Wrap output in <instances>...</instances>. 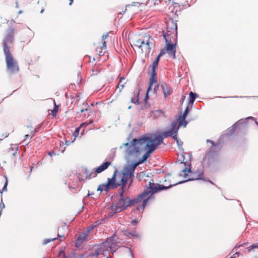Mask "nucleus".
I'll list each match as a JSON object with an SVG mask.
<instances>
[{"label": "nucleus", "mask_w": 258, "mask_h": 258, "mask_svg": "<svg viewBox=\"0 0 258 258\" xmlns=\"http://www.w3.org/2000/svg\"><path fill=\"white\" fill-rule=\"evenodd\" d=\"M84 173L86 175V178L91 179L93 177H95L98 173L96 172V170L90 172L88 169H85Z\"/></svg>", "instance_id": "f3484780"}, {"label": "nucleus", "mask_w": 258, "mask_h": 258, "mask_svg": "<svg viewBox=\"0 0 258 258\" xmlns=\"http://www.w3.org/2000/svg\"><path fill=\"white\" fill-rule=\"evenodd\" d=\"M207 142H210V143H211V144H212V147H214V146H215V143H214L213 141H211V140H209V139H208V140H207Z\"/></svg>", "instance_id": "49530a36"}, {"label": "nucleus", "mask_w": 258, "mask_h": 258, "mask_svg": "<svg viewBox=\"0 0 258 258\" xmlns=\"http://www.w3.org/2000/svg\"><path fill=\"white\" fill-rule=\"evenodd\" d=\"M191 177L186 179L185 181H180L178 182L179 184L188 181H191V180H198V179H202L204 180L205 181H208L209 182H210L211 184H214V183L211 181L210 180H206L204 178H203L204 175L203 171L201 170L197 171L194 172V173H192L191 175Z\"/></svg>", "instance_id": "1a4fd4ad"}, {"label": "nucleus", "mask_w": 258, "mask_h": 258, "mask_svg": "<svg viewBox=\"0 0 258 258\" xmlns=\"http://www.w3.org/2000/svg\"><path fill=\"white\" fill-rule=\"evenodd\" d=\"M172 24L174 26V29H175V36L176 37L177 36V24H176V23H174L173 22H172Z\"/></svg>", "instance_id": "58836bf2"}, {"label": "nucleus", "mask_w": 258, "mask_h": 258, "mask_svg": "<svg viewBox=\"0 0 258 258\" xmlns=\"http://www.w3.org/2000/svg\"><path fill=\"white\" fill-rule=\"evenodd\" d=\"M183 126L185 127L187 124V122L185 120V119L184 120V121H183Z\"/></svg>", "instance_id": "864d4df0"}, {"label": "nucleus", "mask_w": 258, "mask_h": 258, "mask_svg": "<svg viewBox=\"0 0 258 258\" xmlns=\"http://www.w3.org/2000/svg\"><path fill=\"white\" fill-rule=\"evenodd\" d=\"M95 225H91L90 226V227H89L88 228H87V230L86 232H85L86 233H87L88 234H89V233L93 229V228L95 227Z\"/></svg>", "instance_id": "4c0bfd02"}, {"label": "nucleus", "mask_w": 258, "mask_h": 258, "mask_svg": "<svg viewBox=\"0 0 258 258\" xmlns=\"http://www.w3.org/2000/svg\"><path fill=\"white\" fill-rule=\"evenodd\" d=\"M158 63L153 61L152 65V69L156 70L158 68Z\"/></svg>", "instance_id": "f704fd0d"}, {"label": "nucleus", "mask_w": 258, "mask_h": 258, "mask_svg": "<svg viewBox=\"0 0 258 258\" xmlns=\"http://www.w3.org/2000/svg\"><path fill=\"white\" fill-rule=\"evenodd\" d=\"M108 37V33H106L105 34H104L103 36H102V39L103 40H105V39H106L107 37Z\"/></svg>", "instance_id": "de8ad7c7"}, {"label": "nucleus", "mask_w": 258, "mask_h": 258, "mask_svg": "<svg viewBox=\"0 0 258 258\" xmlns=\"http://www.w3.org/2000/svg\"><path fill=\"white\" fill-rule=\"evenodd\" d=\"M188 112H189V109H188V106H187L186 108V109H185L184 113H183V114L180 116V117H182V120H185V118H186V117L187 116V115L188 113Z\"/></svg>", "instance_id": "cd10ccee"}, {"label": "nucleus", "mask_w": 258, "mask_h": 258, "mask_svg": "<svg viewBox=\"0 0 258 258\" xmlns=\"http://www.w3.org/2000/svg\"><path fill=\"white\" fill-rule=\"evenodd\" d=\"M169 36L170 35L169 34H166L164 33V32H163V36L166 43V46L165 49L167 51L170 56L175 58L176 42L174 43H172L171 39L169 38Z\"/></svg>", "instance_id": "6e6552de"}, {"label": "nucleus", "mask_w": 258, "mask_h": 258, "mask_svg": "<svg viewBox=\"0 0 258 258\" xmlns=\"http://www.w3.org/2000/svg\"><path fill=\"white\" fill-rule=\"evenodd\" d=\"M197 97V95L196 93H194L192 91H190L189 94L188 104H193Z\"/></svg>", "instance_id": "aec40b11"}, {"label": "nucleus", "mask_w": 258, "mask_h": 258, "mask_svg": "<svg viewBox=\"0 0 258 258\" xmlns=\"http://www.w3.org/2000/svg\"><path fill=\"white\" fill-rule=\"evenodd\" d=\"M171 137L176 141H177L178 140L177 137V133H174Z\"/></svg>", "instance_id": "a19ab883"}, {"label": "nucleus", "mask_w": 258, "mask_h": 258, "mask_svg": "<svg viewBox=\"0 0 258 258\" xmlns=\"http://www.w3.org/2000/svg\"><path fill=\"white\" fill-rule=\"evenodd\" d=\"M133 96L131 98V102L134 104H139V93H133Z\"/></svg>", "instance_id": "4be33fe9"}, {"label": "nucleus", "mask_w": 258, "mask_h": 258, "mask_svg": "<svg viewBox=\"0 0 258 258\" xmlns=\"http://www.w3.org/2000/svg\"><path fill=\"white\" fill-rule=\"evenodd\" d=\"M6 179V182L4 185V187L3 188L2 191L0 192L1 195H2V193L4 191H7V185H8V178L7 177H5Z\"/></svg>", "instance_id": "c756f323"}, {"label": "nucleus", "mask_w": 258, "mask_h": 258, "mask_svg": "<svg viewBox=\"0 0 258 258\" xmlns=\"http://www.w3.org/2000/svg\"><path fill=\"white\" fill-rule=\"evenodd\" d=\"M106 48V41H104L102 43V45L101 46V49H104Z\"/></svg>", "instance_id": "c03bdc74"}, {"label": "nucleus", "mask_w": 258, "mask_h": 258, "mask_svg": "<svg viewBox=\"0 0 258 258\" xmlns=\"http://www.w3.org/2000/svg\"><path fill=\"white\" fill-rule=\"evenodd\" d=\"M177 123L173 121L171 123L170 128L168 131L163 132L161 135L156 136L153 140L159 146L163 142V139L172 136L174 133H177L178 128H176Z\"/></svg>", "instance_id": "423d86ee"}, {"label": "nucleus", "mask_w": 258, "mask_h": 258, "mask_svg": "<svg viewBox=\"0 0 258 258\" xmlns=\"http://www.w3.org/2000/svg\"><path fill=\"white\" fill-rule=\"evenodd\" d=\"M15 30L13 27H10L6 32V35L3 39L4 52L10 51L8 44H11L14 40V34Z\"/></svg>", "instance_id": "0eeeda50"}, {"label": "nucleus", "mask_w": 258, "mask_h": 258, "mask_svg": "<svg viewBox=\"0 0 258 258\" xmlns=\"http://www.w3.org/2000/svg\"><path fill=\"white\" fill-rule=\"evenodd\" d=\"M44 9H42V10H41L40 13H41V14H42V13H43V12H44Z\"/></svg>", "instance_id": "bf43d9fd"}, {"label": "nucleus", "mask_w": 258, "mask_h": 258, "mask_svg": "<svg viewBox=\"0 0 258 258\" xmlns=\"http://www.w3.org/2000/svg\"><path fill=\"white\" fill-rule=\"evenodd\" d=\"M139 165L137 162H135L125 167L124 168V172L122 173L123 175L126 176V177L129 176L130 178H132L133 176H134V174L136 168Z\"/></svg>", "instance_id": "9d476101"}, {"label": "nucleus", "mask_w": 258, "mask_h": 258, "mask_svg": "<svg viewBox=\"0 0 258 258\" xmlns=\"http://www.w3.org/2000/svg\"><path fill=\"white\" fill-rule=\"evenodd\" d=\"M176 143L179 148L181 147L183 145V142L179 139L176 141Z\"/></svg>", "instance_id": "ea45409f"}, {"label": "nucleus", "mask_w": 258, "mask_h": 258, "mask_svg": "<svg viewBox=\"0 0 258 258\" xmlns=\"http://www.w3.org/2000/svg\"><path fill=\"white\" fill-rule=\"evenodd\" d=\"M242 123V121L241 120H238L237 122L234 123L232 126L227 129L226 133V135L230 136L232 135L235 131L238 126H239L240 124Z\"/></svg>", "instance_id": "ddd939ff"}, {"label": "nucleus", "mask_w": 258, "mask_h": 258, "mask_svg": "<svg viewBox=\"0 0 258 258\" xmlns=\"http://www.w3.org/2000/svg\"><path fill=\"white\" fill-rule=\"evenodd\" d=\"M118 243H120L119 238L115 235L106 239L96 250L94 255L98 256L101 254L105 255V252L110 251L114 252L117 249Z\"/></svg>", "instance_id": "7ed1b4c3"}, {"label": "nucleus", "mask_w": 258, "mask_h": 258, "mask_svg": "<svg viewBox=\"0 0 258 258\" xmlns=\"http://www.w3.org/2000/svg\"><path fill=\"white\" fill-rule=\"evenodd\" d=\"M191 171V169L190 168H189V169H187L186 168H185V169H183L180 173V175H183L184 177L185 178H186V176L188 175V174H187L186 172H188V173H190Z\"/></svg>", "instance_id": "b1692460"}, {"label": "nucleus", "mask_w": 258, "mask_h": 258, "mask_svg": "<svg viewBox=\"0 0 258 258\" xmlns=\"http://www.w3.org/2000/svg\"><path fill=\"white\" fill-rule=\"evenodd\" d=\"M19 14L22 13V11H20L19 12Z\"/></svg>", "instance_id": "774afa93"}, {"label": "nucleus", "mask_w": 258, "mask_h": 258, "mask_svg": "<svg viewBox=\"0 0 258 258\" xmlns=\"http://www.w3.org/2000/svg\"><path fill=\"white\" fill-rule=\"evenodd\" d=\"M88 234L86 232L82 233L77 238V243L81 244L87 238Z\"/></svg>", "instance_id": "dca6fc26"}, {"label": "nucleus", "mask_w": 258, "mask_h": 258, "mask_svg": "<svg viewBox=\"0 0 258 258\" xmlns=\"http://www.w3.org/2000/svg\"><path fill=\"white\" fill-rule=\"evenodd\" d=\"M115 173H116V172H114L111 178H108L107 179V184L108 185L110 189H113V188H116L119 186V184H117V183H116V181H115V180H116Z\"/></svg>", "instance_id": "f8f14e48"}, {"label": "nucleus", "mask_w": 258, "mask_h": 258, "mask_svg": "<svg viewBox=\"0 0 258 258\" xmlns=\"http://www.w3.org/2000/svg\"><path fill=\"white\" fill-rule=\"evenodd\" d=\"M157 82V78L150 77L149 85V87H148V90H147V94H146V99L148 98V93H149V92L150 91L152 90V87L153 85L154 84H156Z\"/></svg>", "instance_id": "2eb2a0df"}, {"label": "nucleus", "mask_w": 258, "mask_h": 258, "mask_svg": "<svg viewBox=\"0 0 258 258\" xmlns=\"http://www.w3.org/2000/svg\"><path fill=\"white\" fill-rule=\"evenodd\" d=\"M74 140H75L74 139V140H73V141H72V142H71L70 141H66V144H66V145L68 146V145H69L71 144V143H73V142H74Z\"/></svg>", "instance_id": "3c124183"}, {"label": "nucleus", "mask_w": 258, "mask_h": 258, "mask_svg": "<svg viewBox=\"0 0 258 258\" xmlns=\"http://www.w3.org/2000/svg\"><path fill=\"white\" fill-rule=\"evenodd\" d=\"M140 175H144V173L143 172H140Z\"/></svg>", "instance_id": "052dcab7"}, {"label": "nucleus", "mask_w": 258, "mask_h": 258, "mask_svg": "<svg viewBox=\"0 0 258 258\" xmlns=\"http://www.w3.org/2000/svg\"><path fill=\"white\" fill-rule=\"evenodd\" d=\"M29 137V135H25V138H28Z\"/></svg>", "instance_id": "13d9d810"}, {"label": "nucleus", "mask_w": 258, "mask_h": 258, "mask_svg": "<svg viewBox=\"0 0 258 258\" xmlns=\"http://www.w3.org/2000/svg\"><path fill=\"white\" fill-rule=\"evenodd\" d=\"M135 45L141 48L142 52L149 53L154 45V40L149 35H145L143 38L137 40Z\"/></svg>", "instance_id": "20e7f679"}, {"label": "nucleus", "mask_w": 258, "mask_h": 258, "mask_svg": "<svg viewBox=\"0 0 258 258\" xmlns=\"http://www.w3.org/2000/svg\"><path fill=\"white\" fill-rule=\"evenodd\" d=\"M228 97H225V98H227ZM234 98H238V96H234L233 97Z\"/></svg>", "instance_id": "e2e57ef3"}, {"label": "nucleus", "mask_w": 258, "mask_h": 258, "mask_svg": "<svg viewBox=\"0 0 258 258\" xmlns=\"http://www.w3.org/2000/svg\"><path fill=\"white\" fill-rule=\"evenodd\" d=\"M38 128H36V129L34 131V132H33V133H32V136L34 135V134H35V133H36V132H38Z\"/></svg>", "instance_id": "5fc2aeb1"}, {"label": "nucleus", "mask_w": 258, "mask_h": 258, "mask_svg": "<svg viewBox=\"0 0 258 258\" xmlns=\"http://www.w3.org/2000/svg\"><path fill=\"white\" fill-rule=\"evenodd\" d=\"M160 57H159V56H157L156 58L155 59L154 61L158 62L159 63V62L160 61Z\"/></svg>", "instance_id": "8fccbe9b"}, {"label": "nucleus", "mask_w": 258, "mask_h": 258, "mask_svg": "<svg viewBox=\"0 0 258 258\" xmlns=\"http://www.w3.org/2000/svg\"><path fill=\"white\" fill-rule=\"evenodd\" d=\"M122 80H124L123 78L120 79L119 83L118 84L117 86V88L119 89L120 92L121 91V89L123 88V85L121 84Z\"/></svg>", "instance_id": "7c9ffc66"}, {"label": "nucleus", "mask_w": 258, "mask_h": 258, "mask_svg": "<svg viewBox=\"0 0 258 258\" xmlns=\"http://www.w3.org/2000/svg\"><path fill=\"white\" fill-rule=\"evenodd\" d=\"M159 85L157 84H156L154 87V88H153V92L154 93L156 94L158 90V89H159Z\"/></svg>", "instance_id": "c9c22d12"}, {"label": "nucleus", "mask_w": 258, "mask_h": 258, "mask_svg": "<svg viewBox=\"0 0 258 258\" xmlns=\"http://www.w3.org/2000/svg\"><path fill=\"white\" fill-rule=\"evenodd\" d=\"M160 57H159V56H157L156 58L155 59L154 61L158 62L159 63V62L160 61Z\"/></svg>", "instance_id": "09e8293b"}, {"label": "nucleus", "mask_w": 258, "mask_h": 258, "mask_svg": "<svg viewBox=\"0 0 258 258\" xmlns=\"http://www.w3.org/2000/svg\"><path fill=\"white\" fill-rule=\"evenodd\" d=\"M67 229V226L66 225H63V226H62L61 227H59L58 228V234H57V236L59 237H62V238H64L65 237V235L64 234H61L60 233V231L61 229L62 230H64V229Z\"/></svg>", "instance_id": "a878e982"}, {"label": "nucleus", "mask_w": 258, "mask_h": 258, "mask_svg": "<svg viewBox=\"0 0 258 258\" xmlns=\"http://www.w3.org/2000/svg\"><path fill=\"white\" fill-rule=\"evenodd\" d=\"M131 106H130L128 107V109H131Z\"/></svg>", "instance_id": "69168bd1"}, {"label": "nucleus", "mask_w": 258, "mask_h": 258, "mask_svg": "<svg viewBox=\"0 0 258 258\" xmlns=\"http://www.w3.org/2000/svg\"><path fill=\"white\" fill-rule=\"evenodd\" d=\"M247 118H248V119H249V118H250V119H253V117H248Z\"/></svg>", "instance_id": "680f3d73"}, {"label": "nucleus", "mask_w": 258, "mask_h": 258, "mask_svg": "<svg viewBox=\"0 0 258 258\" xmlns=\"http://www.w3.org/2000/svg\"><path fill=\"white\" fill-rule=\"evenodd\" d=\"M110 189L107 185V183L99 185L97 188V190L100 191L101 192L104 190L108 192Z\"/></svg>", "instance_id": "6ab92c4d"}, {"label": "nucleus", "mask_w": 258, "mask_h": 258, "mask_svg": "<svg viewBox=\"0 0 258 258\" xmlns=\"http://www.w3.org/2000/svg\"><path fill=\"white\" fill-rule=\"evenodd\" d=\"M247 248V251L248 252H250L252 250L255 248H258V243H253V244L250 245Z\"/></svg>", "instance_id": "bb28decb"}, {"label": "nucleus", "mask_w": 258, "mask_h": 258, "mask_svg": "<svg viewBox=\"0 0 258 258\" xmlns=\"http://www.w3.org/2000/svg\"><path fill=\"white\" fill-rule=\"evenodd\" d=\"M160 87L162 88V93L165 98H166L172 93V90L171 88L168 86L164 82L160 83Z\"/></svg>", "instance_id": "9b49d317"}, {"label": "nucleus", "mask_w": 258, "mask_h": 258, "mask_svg": "<svg viewBox=\"0 0 258 258\" xmlns=\"http://www.w3.org/2000/svg\"><path fill=\"white\" fill-rule=\"evenodd\" d=\"M129 250L130 251V252H131V255L132 256V258H133V253L131 252V249H129Z\"/></svg>", "instance_id": "6e6d98bb"}, {"label": "nucleus", "mask_w": 258, "mask_h": 258, "mask_svg": "<svg viewBox=\"0 0 258 258\" xmlns=\"http://www.w3.org/2000/svg\"><path fill=\"white\" fill-rule=\"evenodd\" d=\"M18 151V147L17 145H14V147H11L9 150V153L13 156H15Z\"/></svg>", "instance_id": "5701e85b"}, {"label": "nucleus", "mask_w": 258, "mask_h": 258, "mask_svg": "<svg viewBox=\"0 0 258 258\" xmlns=\"http://www.w3.org/2000/svg\"><path fill=\"white\" fill-rule=\"evenodd\" d=\"M127 180H128L127 177L123 175V176L122 177V178L120 180V183H117V184H119V186L120 185L121 186V191L124 190V188L126 185Z\"/></svg>", "instance_id": "a211bd4d"}, {"label": "nucleus", "mask_w": 258, "mask_h": 258, "mask_svg": "<svg viewBox=\"0 0 258 258\" xmlns=\"http://www.w3.org/2000/svg\"><path fill=\"white\" fill-rule=\"evenodd\" d=\"M123 145L125 147V158L128 160L134 162L136 161L143 152L148 149L142 158L136 162L139 165L146 161L158 146L152 138L146 136L134 139L129 143L123 144Z\"/></svg>", "instance_id": "f03ea898"}, {"label": "nucleus", "mask_w": 258, "mask_h": 258, "mask_svg": "<svg viewBox=\"0 0 258 258\" xmlns=\"http://www.w3.org/2000/svg\"><path fill=\"white\" fill-rule=\"evenodd\" d=\"M178 121H179V122H178V128L179 127H181V126L183 125V122H184L183 121H184V120H182V117L180 116V117L179 118Z\"/></svg>", "instance_id": "72a5a7b5"}, {"label": "nucleus", "mask_w": 258, "mask_h": 258, "mask_svg": "<svg viewBox=\"0 0 258 258\" xmlns=\"http://www.w3.org/2000/svg\"><path fill=\"white\" fill-rule=\"evenodd\" d=\"M156 70L152 69L150 77L157 78V73Z\"/></svg>", "instance_id": "2f4dec72"}, {"label": "nucleus", "mask_w": 258, "mask_h": 258, "mask_svg": "<svg viewBox=\"0 0 258 258\" xmlns=\"http://www.w3.org/2000/svg\"><path fill=\"white\" fill-rule=\"evenodd\" d=\"M33 166H31V171H32V169H33Z\"/></svg>", "instance_id": "338daca9"}, {"label": "nucleus", "mask_w": 258, "mask_h": 258, "mask_svg": "<svg viewBox=\"0 0 258 258\" xmlns=\"http://www.w3.org/2000/svg\"><path fill=\"white\" fill-rule=\"evenodd\" d=\"M88 125V123H86L85 122L81 123L79 127H78L76 128L75 131L74 133V136L75 137L74 140H75L76 138L79 135V133L80 130V128L83 127V126H87Z\"/></svg>", "instance_id": "412c9836"}, {"label": "nucleus", "mask_w": 258, "mask_h": 258, "mask_svg": "<svg viewBox=\"0 0 258 258\" xmlns=\"http://www.w3.org/2000/svg\"><path fill=\"white\" fill-rule=\"evenodd\" d=\"M131 223L133 225H136L138 223V221L137 220L134 219L132 220Z\"/></svg>", "instance_id": "a18cd8bd"}, {"label": "nucleus", "mask_w": 258, "mask_h": 258, "mask_svg": "<svg viewBox=\"0 0 258 258\" xmlns=\"http://www.w3.org/2000/svg\"><path fill=\"white\" fill-rule=\"evenodd\" d=\"M110 164L111 163L109 161L104 162L102 164L95 169L96 172L98 173L102 172L106 169Z\"/></svg>", "instance_id": "4468645a"}, {"label": "nucleus", "mask_w": 258, "mask_h": 258, "mask_svg": "<svg viewBox=\"0 0 258 258\" xmlns=\"http://www.w3.org/2000/svg\"><path fill=\"white\" fill-rule=\"evenodd\" d=\"M83 105L85 106V107L84 108H82L80 110V111L81 112H83L84 111H87L88 110V104L87 103H83Z\"/></svg>", "instance_id": "473e14b6"}, {"label": "nucleus", "mask_w": 258, "mask_h": 258, "mask_svg": "<svg viewBox=\"0 0 258 258\" xmlns=\"http://www.w3.org/2000/svg\"><path fill=\"white\" fill-rule=\"evenodd\" d=\"M48 154L51 157L56 155V154L53 151L48 152Z\"/></svg>", "instance_id": "37998d69"}, {"label": "nucleus", "mask_w": 258, "mask_h": 258, "mask_svg": "<svg viewBox=\"0 0 258 258\" xmlns=\"http://www.w3.org/2000/svg\"><path fill=\"white\" fill-rule=\"evenodd\" d=\"M57 110H58L57 107L56 106H55V108H54V109L52 111V114H53V116H56V113L57 111Z\"/></svg>", "instance_id": "79ce46f5"}, {"label": "nucleus", "mask_w": 258, "mask_h": 258, "mask_svg": "<svg viewBox=\"0 0 258 258\" xmlns=\"http://www.w3.org/2000/svg\"><path fill=\"white\" fill-rule=\"evenodd\" d=\"M56 239V238L45 239L42 243L43 245H45L51 241L55 240Z\"/></svg>", "instance_id": "c85d7f7f"}, {"label": "nucleus", "mask_w": 258, "mask_h": 258, "mask_svg": "<svg viewBox=\"0 0 258 258\" xmlns=\"http://www.w3.org/2000/svg\"><path fill=\"white\" fill-rule=\"evenodd\" d=\"M70 2L69 3V5H71L73 2V0H70Z\"/></svg>", "instance_id": "4d7b16f0"}, {"label": "nucleus", "mask_w": 258, "mask_h": 258, "mask_svg": "<svg viewBox=\"0 0 258 258\" xmlns=\"http://www.w3.org/2000/svg\"><path fill=\"white\" fill-rule=\"evenodd\" d=\"M7 66V71L10 74H15L19 71L18 63L15 60L10 51L4 52Z\"/></svg>", "instance_id": "39448f33"}, {"label": "nucleus", "mask_w": 258, "mask_h": 258, "mask_svg": "<svg viewBox=\"0 0 258 258\" xmlns=\"http://www.w3.org/2000/svg\"><path fill=\"white\" fill-rule=\"evenodd\" d=\"M166 53V50L165 49V48L164 49H162L160 52L159 53V54L158 55V56H159V57H161L162 56H163L164 54H165Z\"/></svg>", "instance_id": "e433bc0d"}, {"label": "nucleus", "mask_w": 258, "mask_h": 258, "mask_svg": "<svg viewBox=\"0 0 258 258\" xmlns=\"http://www.w3.org/2000/svg\"><path fill=\"white\" fill-rule=\"evenodd\" d=\"M152 114L155 117H157L162 115L163 114V112L161 110H157L153 111Z\"/></svg>", "instance_id": "393cba45"}, {"label": "nucleus", "mask_w": 258, "mask_h": 258, "mask_svg": "<svg viewBox=\"0 0 258 258\" xmlns=\"http://www.w3.org/2000/svg\"><path fill=\"white\" fill-rule=\"evenodd\" d=\"M171 186L172 185L166 186L149 182L148 185L144 187V191L133 199H131L128 196L125 197L124 196V190H122L119 192L117 202L113 203V205L111 207V211L108 215L110 217L112 216L114 214L121 212L128 207H130L141 201L143 202L142 205L138 206L137 209L138 210L141 209L143 210L149 201L154 200V197L153 195L154 194L159 191L167 189Z\"/></svg>", "instance_id": "f257e3e1"}, {"label": "nucleus", "mask_w": 258, "mask_h": 258, "mask_svg": "<svg viewBox=\"0 0 258 258\" xmlns=\"http://www.w3.org/2000/svg\"><path fill=\"white\" fill-rule=\"evenodd\" d=\"M118 16H119V15H121V13H119L118 14Z\"/></svg>", "instance_id": "0e129e2a"}, {"label": "nucleus", "mask_w": 258, "mask_h": 258, "mask_svg": "<svg viewBox=\"0 0 258 258\" xmlns=\"http://www.w3.org/2000/svg\"><path fill=\"white\" fill-rule=\"evenodd\" d=\"M128 234L132 235L133 237H138L139 236V235H137V234H132L131 233H129Z\"/></svg>", "instance_id": "603ef678"}]
</instances>
